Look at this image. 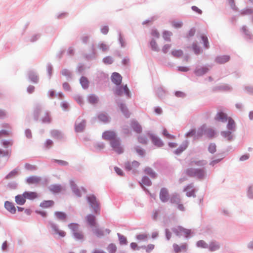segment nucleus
<instances>
[{"mask_svg": "<svg viewBox=\"0 0 253 253\" xmlns=\"http://www.w3.org/2000/svg\"><path fill=\"white\" fill-rule=\"evenodd\" d=\"M73 233V236L74 239L78 241H83L84 239V234L83 231L80 229V226L76 223H70L68 225Z\"/></svg>", "mask_w": 253, "mask_h": 253, "instance_id": "obj_1", "label": "nucleus"}, {"mask_svg": "<svg viewBox=\"0 0 253 253\" xmlns=\"http://www.w3.org/2000/svg\"><path fill=\"white\" fill-rule=\"evenodd\" d=\"M87 201L90 206L93 209L94 212L97 214L100 213V204L96 197L90 195L87 197Z\"/></svg>", "mask_w": 253, "mask_h": 253, "instance_id": "obj_2", "label": "nucleus"}, {"mask_svg": "<svg viewBox=\"0 0 253 253\" xmlns=\"http://www.w3.org/2000/svg\"><path fill=\"white\" fill-rule=\"evenodd\" d=\"M172 230L175 235L178 237L183 236L185 238H188L191 233V230L184 228L180 226L174 227Z\"/></svg>", "mask_w": 253, "mask_h": 253, "instance_id": "obj_3", "label": "nucleus"}, {"mask_svg": "<svg viewBox=\"0 0 253 253\" xmlns=\"http://www.w3.org/2000/svg\"><path fill=\"white\" fill-rule=\"evenodd\" d=\"M115 94L118 96H122L125 94L128 98L131 97V93L127 85L117 87L115 89Z\"/></svg>", "mask_w": 253, "mask_h": 253, "instance_id": "obj_4", "label": "nucleus"}, {"mask_svg": "<svg viewBox=\"0 0 253 253\" xmlns=\"http://www.w3.org/2000/svg\"><path fill=\"white\" fill-rule=\"evenodd\" d=\"M205 132L206 126H203L199 128L197 130L195 129L191 130L188 133H187V136L188 137L194 136L195 137H199L205 135Z\"/></svg>", "mask_w": 253, "mask_h": 253, "instance_id": "obj_5", "label": "nucleus"}, {"mask_svg": "<svg viewBox=\"0 0 253 253\" xmlns=\"http://www.w3.org/2000/svg\"><path fill=\"white\" fill-rule=\"evenodd\" d=\"M186 174L190 176L197 177L202 178L204 177L205 172L203 169H187L186 171Z\"/></svg>", "mask_w": 253, "mask_h": 253, "instance_id": "obj_6", "label": "nucleus"}, {"mask_svg": "<svg viewBox=\"0 0 253 253\" xmlns=\"http://www.w3.org/2000/svg\"><path fill=\"white\" fill-rule=\"evenodd\" d=\"M102 137L107 141H117L116 133L113 131H106L103 133Z\"/></svg>", "mask_w": 253, "mask_h": 253, "instance_id": "obj_7", "label": "nucleus"}, {"mask_svg": "<svg viewBox=\"0 0 253 253\" xmlns=\"http://www.w3.org/2000/svg\"><path fill=\"white\" fill-rule=\"evenodd\" d=\"M85 220L87 224L90 227H96L97 225V222L96 221V217L94 215L91 214H89L85 217Z\"/></svg>", "mask_w": 253, "mask_h": 253, "instance_id": "obj_8", "label": "nucleus"}, {"mask_svg": "<svg viewBox=\"0 0 253 253\" xmlns=\"http://www.w3.org/2000/svg\"><path fill=\"white\" fill-rule=\"evenodd\" d=\"M140 164L135 161L132 163L127 162L125 164V167L128 170H134L139 166Z\"/></svg>", "mask_w": 253, "mask_h": 253, "instance_id": "obj_9", "label": "nucleus"}, {"mask_svg": "<svg viewBox=\"0 0 253 253\" xmlns=\"http://www.w3.org/2000/svg\"><path fill=\"white\" fill-rule=\"evenodd\" d=\"M93 232L97 237H101L104 235L105 233L106 234H109L110 230L107 229L104 231L101 228L95 227V228L93 229Z\"/></svg>", "mask_w": 253, "mask_h": 253, "instance_id": "obj_10", "label": "nucleus"}, {"mask_svg": "<svg viewBox=\"0 0 253 253\" xmlns=\"http://www.w3.org/2000/svg\"><path fill=\"white\" fill-rule=\"evenodd\" d=\"M111 80L115 84L119 85L122 83V77L119 73L115 72L111 76Z\"/></svg>", "mask_w": 253, "mask_h": 253, "instance_id": "obj_11", "label": "nucleus"}, {"mask_svg": "<svg viewBox=\"0 0 253 253\" xmlns=\"http://www.w3.org/2000/svg\"><path fill=\"white\" fill-rule=\"evenodd\" d=\"M85 126V122L84 120L78 121L75 124V131L77 132L82 131Z\"/></svg>", "mask_w": 253, "mask_h": 253, "instance_id": "obj_12", "label": "nucleus"}, {"mask_svg": "<svg viewBox=\"0 0 253 253\" xmlns=\"http://www.w3.org/2000/svg\"><path fill=\"white\" fill-rule=\"evenodd\" d=\"M173 248L175 253H178L182 251H186L187 250V245L186 243L183 244L180 246L176 244H174L173 245Z\"/></svg>", "mask_w": 253, "mask_h": 253, "instance_id": "obj_13", "label": "nucleus"}, {"mask_svg": "<svg viewBox=\"0 0 253 253\" xmlns=\"http://www.w3.org/2000/svg\"><path fill=\"white\" fill-rule=\"evenodd\" d=\"M160 198L163 202H166L169 199V193L166 188L161 189L160 193Z\"/></svg>", "mask_w": 253, "mask_h": 253, "instance_id": "obj_14", "label": "nucleus"}, {"mask_svg": "<svg viewBox=\"0 0 253 253\" xmlns=\"http://www.w3.org/2000/svg\"><path fill=\"white\" fill-rule=\"evenodd\" d=\"M228 119L227 115L222 112H218L215 117V120L222 122L227 121Z\"/></svg>", "mask_w": 253, "mask_h": 253, "instance_id": "obj_15", "label": "nucleus"}, {"mask_svg": "<svg viewBox=\"0 0 253 253\" xmlns=\"http://www.w3.org/2000/svg\"><path fill=\"white\" fill-rule=\"evenodd\" d=\"M230 56L228 55H222L215 58V62L219 64H224L229 61Z\"/></svg>", "mask_w": 253, "mask_h": 253, "instance_id": "obj_16", "label": "nucleus"}, {"mask_svg": "<svg viewBox=\"0 0 253 253\" xmlns=\"http://www.w3.org/2000/svg\"><path fill=\"white\" fill-rule=\"evenodd\" d=\"M4 207L10 213L14 214L16 212V209L13 203L6 201L4 203Z\"/></svg>", "mask_w": 253, "mask_h": 253, "instance_id": "obj_17", "label": "nucleus"}, {"mask_svg": "<svg viewBox=\"0 0 253 253\" xmlns=\"http://www.w3.org/2000/svg\"><path fill=\"white\" fill-rule=\"evenodd\" d=\"M112 149L118 154H120L123 152V148L121 143H110Z\"/></svg>", "mask_w": 253, "mask_h": 253, "instance_id": "obj_18", "label": "nucleus"}, {"mask_svg": "<svg viewBox=\"0 0 253 253\" xmlns=\"http://www.w3.org/2000/svg\"><path fill=\"white\" fill-rule=\"evenodd\" d=\"M54 215L57 219L62 221H65L67 219V215L63 212L55 211L54 212Z\"/></svg>", "mask_w": 253, "mask_h": 253, "instance_id": "obj_19", "label": "nucleus"}, {"mask_svg": "<svg viewBox=\"0 0 253 253\" xmlns=\"http://www.w3.org/2000/svg\"><path fill=\"white\" fill-rule=\"evenodd\" d=\"M41 181V178L39 177L33 176L27 179V182L29 184H38Z\"/></svg>", "mask_w": 253, "mask_h": 253, "instance_id": "obj_20", "label": "nucleus"}, {"mask_svg": "<svg viewBox=\"0 0 253 253\" xmlns=\"http://www.w3.org/2000/svg\"><path fill=\"white\" fill-rule=\"evenodd\" d=\"M185 191L188 197H194L195 196V189L191 185L187 186L185 189Z\"/></svg>", "mask_w": 253, "mask_h": 253, "instance_id": "obj_21", "label": "nucleus"}, {"mask_svg": "<svg viewBox=\"0 0 253 253\" xmlns=\"http://www.w3.org/2000/svg\"><path fill=\"white\" fill-rule=\"evenodd\" d=\"M24 195L26 199L29 200H34L38 197V194L34 192H25Z\"/></svg>", "mask_w": 253, "mask_h": 253, "instance_id": "obj_22", "label": "nucleus"}, {"mask_svg": "<svg viewBox=\"0 0 253 253\" xmlns=\"http://www.w3.org/2000/svg\"><path fill=\"white\" fill-rule=\"evenodd\" d=\"M15 202L18 205H23L26 202V197H25L24 193L22 195L16 196L15 197Z\"/></svg>", "mask_w": 253, "mask_h": 253, "instance_id": "obj_23", "label": "nucleus"}, {"mask_svg": "<svg viewBox=\"0 0 253 253\" xmlns=\"http://www.w3.org/2000/svg\"><path fill=\"white\" fill-rule=\"evenodd\" d=\"M54 202L52 200L43 201L40 204V207L43 208H48L52 207Z\"/></svg>", "mask_w": 253, "mask_h": 253, "instance_id": "obj_24", "label": "nucleus"}, {"mask_svg": "<svg viewBox=\"0 0 253 253\" xmlns=\"http://www.w3.org/2000/svg\"><path fill=\"white\" fill-rule=\"evenodd\" d=\"M172 35V33L170 31H164L162 33L163 38L167 42L171 41V37Z\"/></svg>", "mask_w": 253, "mask_h": 253, "instance_id": "obj_25", "label": "nucleus"}, {"mask_svg": "<svg viewBox=\"0 0 253 253\" xmlns=\"http://www.w3.org/2000/svg\"><path fill=\"white\" fill-rule=\"evenodd\" d=\"M52 228L54 234H58L61 237L65 236L66 232L63 230L59 229L55 225H52Z\"/></svg>", "mask_w": 253, "mask_h": 253, "instance_id": "obj_26", "label": "nucleus"}, {"mask_svg": "<svg viewBox=\"0 0 253 253\" xmlns=\"http://www.w3.org/2000/svg\"><path fill=\"white\" fill-rule=\"evenodd\" d=\"M219 248V245L215 242H211L209 246V249L211 252L215 251L218 250Z\"/></svg>", "mask_w": 253, "mask_h": 253, "instance_id": "obj_27", "label": "nucleus"}, {"mask_svg": "<svg viewBox=\"0 0 253 253\" xmlns=\"http://www.w3.org/2000/svg\"><path fill=\"white\" fill-rule=\"evenodd\" d=\"M41 119L42 122L44 123H48L51 121V118L47 112H44L42 114Z\"/></svg>", "mask_w": 253, "mask_h": 253, "instance_id": "obj_28", "label": "nucleus"}, {"mask_svg": "<svg viewBox=\"0 0 253 253\" xmlns=\"http://www.w3.org/2000/svg\"><path fill=\"white\" fill-rule=\"evenodd\" d=\"M209 69L207 67H202L195 71V74L197 76H202L208 72Z\"/></svg>", "mask_w": 253, "mask_h": 253, "instance_id": "obj_29", "label": "nucleus"}, {"mask_svg": "<svg viewBox=\"0 0 253 253\" xmlns=\"http://www.w3.org/2000/svg\"><path fill=\"white\" fill-rule=\"evenodd\" d=\"M215 132L214 131L210 128H207L206 126V132L205 133V136L207 137H212L214 136Z\"/></svg>", "mask_w": 253, "mask_h": 253, "instance_id": "obj_30", "label": "nucleus"}, {"mask_svg": "<svg viewBox=\"0 0 253 253\" xmlns=\"http://www.w3.org/2000/svg\"><path fill=\"white\" fill-rule=\"evenodd\" d=\"M227 128L229 130H233L235 127V123L234 121L231 118L228 119Z\"/></svg>", "mask_w": 253, "mask_h": 253, "instance_id": "obj_31", "label": "nucleus"}, {"mask_svg": "<svg viewBox=\"0 0 253 253\" xmlns=\"http://www.w3.org/2000/svg\"><path fill=\"white\" fill-rule=\"evenodd\" d=\"M132 127H133L134 130L138 133H140L142 130V128L141 126L136 122H133L132 123Z\"/></svg>", "mask_w": 253, "mask_h": 253, "instance_id": "obj_32", "label": "nucleus"}, {"mask_svg": "<svg viewBox=\"0 0 253 253\" xmlns=\"http://www.w3.org/2000/svg\"><path fill=\"white\" fill-rule=\"evenodd\" d=\"M70 184L72 186V188L75 194L78 197H80L81 196V193L80 191V190L76 188V185L74 184V182L73 181H70Z\"/></svg>", "mask_w": 253, "mask_h": 253, "instance_id": "obj_33", "label": "nucleus"}, {"mask_svg": "<svg viewBox=\"0 0 253 253\" xmlns=\"http://www.w3.org/2000/svg\"><path fill=\"white\" fill-rule=\"evenodd\" d=\"M98 118L100 121L104 123H107L109 121V117L105 113L100 114L98 115Z\"/></svg>", "mask_w": 253, "mask_h": 253, "instance_id": "obj_34", "label": "nucleus"}, {"mask_svg": "<svg viewBox=\"0 0 253 253\" xmlns=\"http://www.w3.org/2000/svg\"><path fill=\"white\" fill-rule=\"evenodd\" d=\"M80 83L83 88H87L88 86V81L86 78L84 77H82L80 79Z\"/></svg>", "mask_w": 253, "mask_h": 253, "instance_id": "obj_35", "label": "nucleus"}, {"mask_svg": "<svg viewBox=\"0 0 253 253\" xmlns=\"http://www.w3.org/2000/svg\"><path fill=\"white\" fill-rule=\"evenodd\" d=\"M107 250L109 253H115L116 252L117 247L115 244L111 243L108 246Z\"/></svg>", "mask_w": 253, "mask_h": 253, "instance_id": "obj_36", "label": "nucleus"}, {"mask_svg": "<svg viewBox=\"0 0 253 253\" xmlns=\"http://www.w3.org/2000/svg\"><path fill=\"white\" fill-rule=\"evenodd\" d=\"M62 188L60 185H54L51 186L50 190L54 193H59L61 191Z\"/></svg>", "mask_w": 253, "mask_h": 253, "instance_id": "obj_37", "label": "nucleus"}, {"mask_svg": "<svg viewBox=\"0 0 253 253\" xmlns=\"http://www.w3.org/2000/svg\"><path fill=\"white\" fill-rule=\"evenodd\" d=\"M144 172L146 174H148L152 178H155L156 177L155 173L150 168H146L144 169Z\"/></svg>", "mask_w": 253, "mask_h": 253, "instance_id": "obj_38", "label": "nucleus"}, {"mask_svg": "<svg viewBox=\"0 0 253 253\" xmlns=\"http://www.w3.org/2000/svg\"><path fill=\"white\" fill-rule=\"evenodd\" d=\"M88 101L92 104H95L98 102V98L97 97L94 95L91 94L88 97Z\"/></svg>", "mask_w": 253, "mask_h": 253, "instance_id": "obj_39", "label": "nucleus"}, {"mask_svg": "<svg viewBox=\"0 0 253 253\" xmlns=\"http://www.w3.org/2000/svg\"><path fill=\"white\" fill-rule=\"evenodd\" d=\"M183 53L181 50H173L171 51V54L175 57H180L182 56Z\"/></svg>", "mask_w": 253, "mask_h": 253, "instance_id": "obj_40", "label": "nucleus"}, {"mask_svg": "<svg viewBox=\"0 0 253 253\" xmlns=\"http://www.w3.org/2000/svg\"><path fill=\"white\" fill-rule=\"evenodd\" d=\"M196 245L198 248H207L209 247L208 245L204 240H200L196 243Z\"/></svg>", "mask_w": 253, "mask_h": 253, "instance_id": "obj_41", "label": "nucleus"}, {"mask_svg": "<svg viewBox=\"0 0 253 253\" xmlns=\"http://www.w3.org/2000/svg\"><path fill=\"white\" fill-rule=\"evenodd\" d=\"M141 248L144 249L147 253H149L154 249L155 245L153 244H149L146 246H142Z\"/></svg>", "mask_w": 253, "mask_h": 253, "instance_id": "obj_42", "label": "nucleus"}, {"mask_svg": "<svg viewBox=\"0 0 253 253\" xmlns=\"http://www.w3.org/2000/svg\"><path fill=\"white\" fill-rule=\"evenodd\" d=\"M148 236L146 234H140L136 236L137 240L139 241H146L148 239Z\"/></svg>", "mask_w": 253, "mask_h": 253, "instance_id": "obj_43", "label": "nucleus"}, {"mask_svg": "<svg viewBox=\"0 0 253 253\" xmlns=\"http://www.w3.org/2000/svg\"><path fill=\"white\" fill-rule=\"evenodd\" d=\"M223 137L226 138L227 140H231L232 137V135H231V132L230 131H223L221 133Z\"/></svg>", "mask_w": 253, "mask_h": 253, "instance_id": "obj_44", "label": "nucleus"}, {"mask_svg": "<svg viewBox=\"0 0 253 253\" xmlns=\"http://www.w3.org/2000/svg\"><path fill=\"white\" fill-rule=\"evenodd\" d=\"M201 38L202 39V40L204 42L205 47L206 48H208L209 47V44L208 39L207 37L204 35L203 34H202L201 35Z\"/></svg>", "mask_w": 253, "mask_h": 253, "instance_id": "obj_45", "label": "nucleus"}, {"mask_svg": "<svg viewBox=\"0 0 253 253\" xmlns=\"http://www.w3.org/2000/svg\"><path fill=\"white\" fill-rule=\"evenodd\" d=\"M120 107L122 112H123V113L124 114V115L126 116V117H128L129 116V115L126 106L123 104H121L120 105Z\"/></svg>", "mask_w": 253, "mask_h": 253, "instance_id": "obj_46", "label": "nucleus"}, {"mask_svg": "<svg viewBox=\"0 0 253 253\" xmlns=\"http://www.w3.org/2000/svg\"><path fill=\"white\" fill-rule=\"evenodd\" d=\"M172 26L175 28H179L182 26V22L179 21H172L171 22Z\"/></svg>", "mask_w": 253, "mask_h": 253, "instance_id": "obj_47", "label": "nucleus"}, {"mask_svg": "<svg viewBox=\"0 0 253 253\" xmlns=\"http://www.w3.org/2000/svg\"><path fill=\"white\" fill-rule=\"evenodd\" d=\"M41 110L39 108H36L33 111V116L35 120H38Z\"/></svg>", "mask_w": 253, "mask_h": 253, "instance_id": "obj_48", "label": "nucleus"}, {"mask_svg": "<svg viewBox=\"0 0 253 253\" xmlns=\"http://www.w3.org/2000/svg\"><path fill=\"white\" fill-rule=\"evenodd\" d=\"M141 184L149 186L151 184L150 180L147 177H144L141 180Z\"/></svg>", "mask_w": 253, "mask_h": 253, "instance_id": "obj_49", "label": "nucleus"}, {"mask_svg": "<svg viewBox=\"0 0 253 253\" xmlns=\"http://www.w3.org/2000/svg\"><path fill=\"white\" fill-rule=\"evenodd\" d=\"M206 164V162L204 161H192L191 162V165H198L203 166Z\"/></svg>", "mask_w": 253, "mask_h": 253, "instance_id": "obj_50", "label": "nucleus"}, {"mask_svg": "<svg viewBox=\"0 0 253 253\" xmlns=\"http://www.w3.org/2000/svg\"><path fill=\"white\" fill-rule=\"evenodd\" d=\"M150 45H151L152 49L153 50H155V51L158 50L159 48H158V44H157L156 42L154 40H152L151 41Z\"/></svg>", "mask_w": 253, "mask_h": 253, "instance_id": "obj_51", "label": "nucleus"}, {"mask_svg": "<svg viewBox=\"0 0 253 253\" xmlns=\"http://www.w3.org/2000/svg\"><path fill=\"white\" fill-rule=\"evenodd\" d=\"M187 147L186 143H183L182 146H181L179 148L176 149L175 151L176 154H179L182 151H183Z\"/></svg>", "mask_w": 253, "mask_h": 253, "instance_id": "obj_52", "label": "nucleus"}, {"mask_svg": "<svg viewBox=\"0 0 253 253\" xmlns=\"http://www.w3.org/2000/svg\"><path fill=\"white\" fill-rule=\"evenodd\" d=\"M170 201L172 203L178 204L180 203L179 197L177 196H173L170 199Z\"/></svg>", "mask_w": 253, "mask_h": 253, "instance_id": "obj_53", "label": "nucleus"}, {"mask_svg": "<svg viewBox=\"0 0 253 253\" xmlns=\"http://www.w3.org/2000/svg\"><path fill=\"white\" fill-rule=\"evenodd\" d=\"M51 134L55 138H60L62 136L61 133L57 130H53L51 132Z\"/></svg>", "mask_w": 253, "mask_h": 253, "instance_id": "obj_54", "label": "nucleus"}, {"mask_svg": "<svg viewBox=\"0 0 253 253\" xmlns=\"http://www.w3.org/2000/svg\"><path fill=\"white\" fill-rule=\"evenodd\" d=\"M118 236H119L120 242L121 244H126L127 240H126V238L125 236L121 235L119 234H118Z\"/></svg>", "mask_w": 253, "mask_h": 253, "instance_id": "obj_55", "label": "nucleus"}, {"mask_svg": "<svg viewBox=\"0 0 253 253\" xmlns=\"http://www.w3.org/2000/svg\"><path fill=\"white\" fill-rule=\"evenodd\" d=\"M171 44H166L162 47V51L164 53H166L170 49Z\"/></svg>", "mask_w": 253, "mask_h": 253, "instance_id": "obj_56", "label": "nucleus"}, {"mask_svg": "<svg viewBox=\"0 0 253 253\" xmlns=\"http://www.w3.org/2000/svg\"><path fill=\"white\" fill-rule=\"evenodd\" d=\"M209 150L211 153H213L215 152L216 146L215 145V143H211L210 144V145L209 147Z\"/></svg>", "mask_w": 253, "mask_h": 253, "instance_id": "obj_57", "label": "nucleus"}, {"mask_svg": "<svg viewBox=\"0 0 253 253\" xmlns=\"http://www.w3.org/2000/svg\"><path fill=\"white\" fill-rule=\"evenodd\" d=\"M54 161L55 163H57L58 164L61 166H67L68 165V163L65 161L60 160H54Z\"/></svg>", "mask_w": 253, "mask_h": 253, "instance_id": "obj_58", "label": "nucleus"}, {"mask_svg": "<svg viewBox=\"0 0 253 253\" xmlns=\"http://www.w3.org/2000/svg\"><path fill=\"white\" fill-rule=\"evenodd\" d=\"M228 2L232 9L235 10H237L234 0H228Z\"/></svg>", "mask_w": 253, "mask_h": 253, "instance_id": "obj_59", "label": "nucleus"}, {"mask_svg": "<svg viewBox=\"0 0 253 253\" xmlns=\"http://www.w3.org/2000/svg\"><path fill=\"white\" fill-rule=\"evenodd\" d=\"M163 134L168 138L169 139H174L175 137L173 135H172L168 133V131L166 129H164L163 130Z\"/></svg>", "mask_w": 253, "mask_h": 253, "instance_id": "obj_60", "label": "nucleus"}, {"mask_svg": "<svg viewBox=\"0 0 253 253\" xmlns=\"http://www.w3.org/2000/svg\"><path fill=\"white\" fill-rule=\"evenodd\" d=\"M103 61L105 64H110L112 63V58L111 57H106L103 59Z\"/></svg>", "mask_w": 253, "mask_h": 253, "instance_id": "obj_61", "label": "nucleus"}, {"mask_svg": "<svg viewBox=\"0 0 253 253\" xmlns=\"http://www.w3.org/2000/svg\"><path fill=\"white\" fill-rule=\"evenodd\" d=\"M30 78L31 80L34 83H37L38 81V77L33 73L30 75Z\"/></svg>", "mask_w": 253, "mask_h": 253, "instance_id": "obj_62", "label": "nucleus"}, {"mask_svg": "<svg viewBox=\"0 0 253 253\" xmlns=\"http://www.w3.org/2000/svg\"><path fill=\"white\" fill-rule=\"evenodd\" d=\"M253 12V10L252 9H247L241 12V14L243 15L246 14H251Z\"/></svg>", "mask_w": 253, "mask_h": 253, "instance_id": "obj_63", "label": "nucleus"}, {"mask_svg": "<svg viewBox=\"0 0 253 253\" xmlns=\"http://www.w3.org/2000/svg\"><path fill=\"white\" fill-rule=\"evenodd\" d=\"M151 35L153 37H156L157 38H159V36H160V34H159V32L156 30H152V32H151Z\"/></svg>", "mask_w": 253, "mask_h": 253, "instance_id": "obj_64", "label": "nucleus"}]
</instances>
